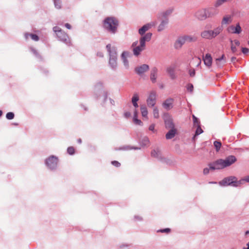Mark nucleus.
Returning <instances> with one entry per match:
<instances>
[{"mask_svg":"<svg viewBox=\"0 0 249 249\" xmlns=\"http://www.w3.org/2000/svg\"><path fill=\"white\" fill-rule=\"evenodd\" d=\"M236 161L234 156H229L225 159H218L216 161L209 164V168H205L203 170V173L207 175L209 173L210 170H220L230 166Z\"/></svg>","mask_w":249,"mask_h":249,"instance_id":"obj_1","label":"nucleus"},{"mask_svg":"<svg viewBox=\"0 0 249 249\" xmlns=\"http://www.w3.org/2000/svg\"><path fill=\"white\" fill-rule=\"evenodd\" d=\"M152 36L151 33H148L140 38V45L137 46L138 41L134 42L132 44L133 54L135 56H138L145 49V42L149 41Z\"/></svg>","mask_w":249,"mask_h":249,"instance_id":"obj_2","label":"nucleus"},{"mask_svg":"<svg viewBox=\"0 0 249 249\" xmlns=\"http://www.w3.org/2000/svg\"><path fill=\"white\" fill-rule=\"evenodd\" d=\"M119 25L118 20L114 17L106 18L103 21V28L110 34L116 33Z\"/></svg>","mask_w":249,"mask_h":249,"instance_id":"obj_3","label":"nucleus"},{"mask_svg":"<svg viewBox=\"0 0 249 249\" xmlns=\"http://www.w3.org/2000/svg\"><path fill=\"white\" fill-rule=\"evenodd\" d=\"M216 14L213 8H203L197 10L194 14V17L198 20L203 21Z\"/></svg>","mask_w":249,"mask_h":249,"instance_id":"obj_4","label":"nucleus"},{"mask_svg":"<svg viewBox=\"0 0 249 249\" xmlns=\"http://www.w3.org/2000/svg\"><path fill=\"white\" fill-rule=\"evenodd\" d=\"M222 186L231 185L234 187H237L242 184V181H237L235 177L231 176L224 178L219 182Z\"/></svg>","mask_w":249,"mask_h":249,"instance_id":"obj_5","label":"nucleus"},{"mask_svg":"<svg viewBox=\"0 0 249 249\" xmlns=\"http://www.w3.org/2000/svg\"><path fill=\"white\" fill-rule=\"evenodd\" d=\"M53 31L56 33L57 37L60 41L64 42L66 44H69L70 43L68 35L59 27H54L53 28Z\"/></svg>","mask_w":249,"mask_h":249,"instance_id":"obj_6","label":"nucleus"},{"mask_svg":"<svg viewBox=\"0 0 249 249\" xmlns=\"http://www.w3.org/2000/svg\"><path fill=\"white\" fill-rule=\"evenodd\" d=\"M157 93L155 91H151L146 100L147 106L149 107H153L156 103Z\"/></svg>","mask_w":249,"mask_h":249,"instance_id":"obj_7","label":"nucleus"},{"mask_svg":"<svg viewBox=\"0 0 249 249\" xmlns=\"http://www.w3.org/2000/svg\"><path fill=\"white\" fill-rule=\"evenodd\" d=\"M165 128L166 129L175 128V124L172 117L168 113L165 114L163 117Z\"/></svg>","mask_w":249,"mask_h":249,"instance_id":"obj_8","label":"nucleus"},{"mask_svg":"<svg viewBox=\"0 0 249 249\" xmlns=\"http://www.w3.org/2000/svg\"><path fill=\"white\" fill-rule=\"evenodd\" d=\"M58 159L57 157L52 156L46 160V164L51 169H54L56 167Z\"/></svg>","mask_w":249,"mask_h":249,"instance_id":"obj_9","label":"nucleus"},{"mask_svg":"<svg viewBox=\"0 0 249 249\" xmlns=\"http://www.w3.org/2000/svg\"><path fill=\"white\" fill-rule=\"evenodd\" d=\"M227 31L229 33L234 34H239L242 32V29L239 23L236 24L235 26L233 25L229 26Z\"/></svg>","mask_w":249,"mask_h":249,"instance_id":"obj_10","label":"nucleus"},{"mask_svg":"<svg viewBox=\"0 0 249 249\" xmlns=\"http://www.w3.org/2000/svg\"><path fill=\"white\" fill-rule=\"evenodd\" d=\"M109 57H117V48L114 45L108 44L106 46Z\"/></svg>","mask_w":249,"mask_h":249,"instance_id":"obj_11","label":"nucleus"},{"mask_svg":"<svg viewBox=\"0 0 249 249\" xmlns=\"http://www.w3.org/2000/svg\"><path fill=\"white\" fill-rule=\"evenodd\" d=\"M149 69V67L147 64H142L140 66L137 67L135 69L136 72L139 75L142 76L145 72Z\"/></svg>","mask_w":249,"mask_h":249,"instance_id":"obj_12","label":"nucleus"},{"mask_svg":"<svg viewBox=\"0 0 249 249\" xmlns=\"http://www.w3.org/2000/svg\"><path fill=\"white\" fill-rule=\"evenodd\" d=\"M129 55L130 53L128 52L124 51L122 53L121 56L124 65L126 69H128L129 67V62L127 60V58L129 56Z\"/></svg>","mask_w":249,"mask_h":249,"instance_id":"obj_13","label":"nucleus"},{"mask_svg":"<svg viewBox=\"0 0 249 249\" xmlns=\"http://www.w3.org/2000/svg\"><path fill=\"white\" fill-rule=\"evenodd\" d=\"M158 70L156 67L152 68L150 71V79L152 83H155L157 82L158 77Z\"/></svg>","mask_w":249,"mask_h":249,"instance_id":"obj_14","label":"nucleus"},{"mask_svg":"<svg viewBox=\"0 0 249 249\" xmlns=\"http://www.w3.org/2000/svg\"><path fill=\"white\" fill-rule=\"evenodd\" d=\"M156 25L155 22H151L143 25L142 28L139 30V33L141 35H143L147 31H148L152 26Z\"/></svg>","mask_w":249,"mask_h":249,"instance_id":"obj_15","label":"nucleus"},{"mask_svg":"<svg viewBox=\"0 0 249 249\" xmlns=\"http://www.w3.org/2000/svg\"><path fill=\"white\" fill-rule=\"evenodd\" d=\"M173 98H168L162 103V106L165 109L169 110L173 107Z\"/></svg>","mask_w":249,"mask_h":249,"instance_id":"obj_16","label":"nucleus"},{"mask_svg":"<svg viewBox=\"0 0 249 249\" xmlns=\"http://www.w3.org/2000/svg\"><path fill=\"white\" fill-rule=\"evenodd\" d=\"M204 64L208 68L211 67L212 64V57L210 53H207L205 56L203 57Z\"/></svg>","mask_w":249,"mask_h":249,"instance_id":"obj_17","label":"nucleus"},{"mask_svg":"<svg viewBox=\"0 0 249 249\" xmlns=\"http://www.w3.org/2000/svg\"><path fill=\"white\" fill-rule=\"evenodd\" d=\"M186 42L184 36H180L175 42V47L177 49L180 48Z\"/></svg>","mask_w":249,"mask_h":249,"instance_id":"obj_18","label":"nucleus"},{"mask_svg":"<svg viewBox=\"0 0 249 249\" xmlns=\"http://www.w3.org/2000/svg\"><path fill=\"white\" fill-rule=\"evenodd\" d=\"M108 64L113 70H116L117 67V57H109Z\"/></svg>","mask_w":249,"mask_h":249,"instance_id":"obj_19","label":"nucleus"},{"mask_svg":"<svg viewBox=\"0 0 249 249\" xmlns=\"http://www.w3.org/2000/svg\"><path fill=\"white\" fill-rule=\"evenodd\" d=\"M175 70V67L174 66H170L166 69V72L172 79H175L176 78Z\"/></svg>","mask_w":249,"mask_h":249,"instance_id":"obj_20","label":"nucleus"},{"mask_svg":"<svg viewBox=\"0 0 249 249\" xmlns=\"http://www.w3.org/2000/svg\"><path fill=\"white\" fill-rule=\"evenodd\" d=\"M200 36L201 37L207 39H213L212 30H204L202 31L200 34Z\"/></svg>","mask_w":249,"mask_h":249,"instance_id":"obj_21","label":"nucleus"},{"mask_svg":"<svg viewBox=\"0 0 249 249\" xmlns=\"http://www.w3.org/2000/svg\"><path fill=\"white\" fill-rule=\"evenodd\" d=\"M223 30L222 26H218L212 30L213 38H214L219 35L222 32Z\"/></svg>","mask_w":249,"mask_h":249,"instance_id":"obj_22","label":"nucleus"},{"mask_svg":"<svg viewBox=\"0 0 249 249\" xmlns=\"http://www.w3.org/2000/svg\"><path fill=\"white\" fill-rule=\"evenodd\" d=\"M168 24V19L167 18H165L164 19L162 20L160 23L158 27V31L161 32L163 31L166 27L167 24Z\"/></svg>","mask_w":249,"mask_h":249,"instance_id":"obj_23","label":"nucleus"},{"mask_svg":"<svg viewBox=\"0 0 249 249\" xmlns=\"http://www.w3.org/2000/svg\"><path fill=\"white\" fill-rule=\"evenodd\" d=\"M170 130L166 133L165 135L166 139L170 140L174 138L177 132L176 128L169 129Z\"/></svg>","mask_w":249,"mask_h":249,"instance_id":"obj_24","label":"nucleus"},{"mask_svg":"<svg viewBox=\"0 0 249 249\" xmlns=\"http://www.w3.org/2000/svg\"><path fill=\"white\" fill-rule=\"evenodd\" d=\"M226 59L224 54H223L221 57L215 59L216 64L219 67H222L226 63Z\"/></svg>","mask_w":249,"mask_h":249,"instance_id":"obj_25","label":"nucleus"},{"mask_svg":"<svg viewBox=\"0 0 249 249\" xmlns=\"http://www.w3.org/2000/svg\"><path fill=\"white\" fill-rule=\"evenodd\" d=\"M232 22V17L231 15L225 16L221 21V25H227Z\"/></svg>","mask_w":249,"mask_h":249,"instance_id":"obj_26","label":"nucleus"},{"mask_svg":"<svg viewBox=\"0 0 249 249\" xmlns=\"http://www.w3.org/2000/svg\"><path fill=\"white\" fill-rule=\"evenodd\" d=\"M139 100V96L138 93H134L133 97L131 99V102L133 106L135 107V108L138 107L139 106L137 103V102Z\"/></svg>","mask_w":249,"mask_h":249,"instance_id":"obj_27","label":"nucleus"},{"mask_svg":"<svg viewBox=\"0 0 249 249\" xmlns=\"http://www.w3.org/2000/svg\"><path fill=\"white\" fill-rule=\"evenodd\" d=\"M29 36L34 41H37L39 40V37L36 35L27 33L24 34V37L26 39H27Z\"/></svg>","mask_w":249,"mask_h":249,"instance_id":"obj_28","label":"nucleus"},{"mask_svg":"<svg viewBox=\"0 0 249 249\" xmlns=\"http://www.w3.org/2000/svg\"><path fill=\"white\" fill-rule=\"evenodd\" d=\"M142 115L143 117L147 118L148 110L145 105H142L140 107Z\"/></svg>","mask_w":249,"mask_h":249,"instance_id":"obj_29","label":"nucleus"},{"mask_svg":"<svg viewBox=\"0 0 249 249\" xmlns=\"http://www.w3.org/2000/svg\"><path fill=\"white\" fill-rule=\"evenodd\" d=\"M232 0H216L214 4L215 7H219L225 2H230Z\"/></svg>","mask_w":249,"mask_h":249,"instance_id":"obj_30","label":"nucleus"},{"mask_svg":"<svg viewBox=\"0 0 249 249\" xmlns=\"http://www.w3.org/2000/svg\"><path fill=\"white\" fill-rule=\"evenodd\" d=\"M184 36L186 40V42H195L197 40V37L195 36L185 35Z\"/></svg>","mask_w":249,"mask_h":249,"instance_id":"obj_31","label":"nucleus"},{"mask_svg":"<svg viewBox=\"0 0 249 249\" xmlns=\"http://www.w3.org/2000/svg\"><path fill=\"white\" fill-rule=\"evenodd\" d=\"M151 155L158 159H160L161 157L160 152L158 149L153 150L151 152Z\"/></svg>","mask_w":249,"mask_h":249,"instance_id":"obj_32","label":"nucleus"},{"mask_svg":"<svg viewBox=\"0 0 249 249\" xmlns=\"http://www.w3.org/2000/svg\"><path fill=\"white\" fill-rule=\"evenodd\" d=\"M54 6L56 8L60 9L61 8V0H53Z\"/></svg>","mask_w":249,"mask_h":249,"instance_id":"obj_33","label":"nucleus"},{"mask_svg":"<svg viewBox=\"0 0 249 249\" xmlns=\"http://www.w3.org/2000/svg\"><path fill=\"white\" fill-rule=\"evenodd\" d=\"M149 144V140L148 138L146 137H144L141 141V144L143 146H147Z\"/></svg>","mask_w":249,"mask_h":249,"instance_id":"obj_34","label":"nucleus"},{"mask_svg":"<svg viewBox=\"0 0 249 249\" xmlns=\"http://www.w3.org/2000/svg\"><path fill=\"white\" fill-rule=\"evenodd\" d=\"M153 116L155 118L159 117V109L157 107H154L153 111Z\"/></svg>","mask_w":249,"mask_h":249,"instance_id":"obj_35","label":"nucleus"},{"mask_svg":"<svg viewBox=\"0 0 249 249\" xmlns=\"http://www.w3.org/2000/svg\"><path fill=\"white\" fill-rule=\"evenodd\" d=\"M213 144L216 151H218L221 147V143L218 141H215L213 143Z\"/></svg>","mask_w":249,"mask_h":249,"instance_id":"obj_36","label":"nucleus"},{"mask_svg":"<svg viewBox=\"0 0 249 249\" xmlns=\"http://www.w3.org/2000/svg\"><path fill=\"white\" fill-rule=\"evenodd\" d=\"M133 122L136 124L137 125H142V122L140 120L138 119L137 117H136V116L133 117Z\"/></svg>","mask_w":249,"mask_h":249,"instance_id":"obj_37","label":"nucleus"},{"mask_svg":"<svg viewBox=\"0 0 249 249\" xmlns=\"http://www.w3.org/2000/svg\"><path fill=\"white\" fill-rule=\"evenodd\" d=\"M14 113L10 112L6 114V117L8 120H12L14 118Z\"/></svg>","mask_w":249,"mask_h":249,"instance_id":"obj_38","label":"nucleus"},{"mask_svg":"<svg viewBox=\"0 0 249 249\" xmlns=\"http://www.w3.org/2000/svg\"><path fill=\"white\" fill-rule=\"evenodd\" d=\"M193 119L194 125L196 126H198L199 125V122L197 118L195 115H193Z\"/></svg>","mask_w":249,"mask_h":249,"instance_id":"obj_39","label":"nucleus"},{"mask_svg":"<svg viewBox=\"0 0 249 249\" xmlns=\"http://www.w3.org/2000/svg\"><path fill=\"white\" fill-rule=\"evenodd\" d=\"M197 129L196 131V135H198L203 132L202 129L200 127V125L196 126Z\"/></svg>","mask_w":249,"mask_h":249,"instance_id":"obj_40","label":"nucleus"},{"mask_svg":"<svg viewBox=\"0 0 249 249\" xmlns=\"http://www.w3.org/2000/svg\"><path fill=\"white\" fill-rule=\"evenodd\" d=\"M68 153L70 155H72L74 153V149L72 147H69L67 149Z\"/></svg>","mask_w":249,"mask_h":249,"instance_id":"obj_41","label":"nucleus"},{"mask_svg":"<svg viewBox=\"0 0 249 249\" xmlns=\"http://www.w3.org/2000/svg\"><path fill=\"white\" fill-rule=\"evenodd\" d=\"M231 51H232V53H234L237 51L236 48V47L235 46H234V45L233 44V41L232 40L231 41Z\"/></svg>","mask_w":249,"mask_h":249,"instance_id":"obj_42","label":"nucleus"},{"mask_svg":"<svg viewBox=\"0 0 249 249\" xmlns=\"http://www.w3.org/2000/svg\"><path fill=\"white\" fill-rule=\"evenodd\" d=\"M193 89H194V87H193V86L192 84H188V85L187 86V89L188 91H189L190 92H192L193 90Z\"/></svg>","mask_w":249,"mask_h":249,"instance_id":"obj_43","label":"nucleus"},{"mask_svg":"<svg viewBox=\"0 0 249 249\" xmlns=\"http://www.w3.org/2000/svg\"><path fill=\"white\" fill-rule=\"evenodd\" d=\"M111 163L112 164V165H113L114 166H116V167H119L120 166V163L117 161H113L111 162Z\"/></svg>","mask_w":249,"mask_h":249,"instance_id":"obj_44","label":"nucleus"},{"mask_svg":"<svg viewBox=\"0 0 249 249\" xmlns=\"http://www.w3.org/2000/svg\"><path fill=\"white\" fill-rule=\"evenodd\" d=\"M240 181H242V183L244 181H246L249 183V176L245 177L244 178L240 180Z\"/></svg>","mask_w":249,"mask_h":249,"instance_id":"obj_45","label":"nucleus"},{"mask_svg":"<svg viewBox=\"0 0 249 249\" xmlns=\"http://www.w3.org/2000/svg\"><path fill=\"white\" fill-rule=\"evenodd\" d=\"M189 74L192 77L194 76L195 75V70L194 69L193 70H190L189 71Z\"/></svg>","mask_w":249,"mask_h":249,"instance_id":"obj_46","label":"nucleus"},{"mask_svg":"<svg viewBox=\"0 0 249 249\" xmlns=\"http://www.w3.org/2000/svg\"><path fill=\"white\" fill-rule=\"evenodd\" d=\"M242 51L243 53L246 54L249 52V49L247 48H242Z\"/></svg>","mask_w":249,"mask_h":249,"instance_id":"obj_47","label":"nucleus"},{"mask_svg":"<svg viewBox=\"0 0 249 249\" xmlns=\"http://www.w3.org/2000/svg\"><path fill=\"white\" fill-rule=\"evenodd\" d=\"M124 116L125 118H128L131 116V113L129 112L126 111L124 112Z\"/></svg>","mask_w":249,"mask_h":249,"instance_id":"obj_48","label":"nucleus"},{"mask_svg":"<svg viewBox=\"0 0 249 249\" xmlns=\"http://www.w3.org/2000/svg\"><path fill=\"white\" fill-rule=\"evenodd\" d=\"M154 128H155V125L154 124H152L149 126V129L150 131H154V130H155Z\"/></svg>","mask_w":249,"mask_h":249,"instance_id":"obj_49","label":"nucleus"},{"mask_svg":"<svg viewBox=\"0 0 249 249\" xmlns=\"http://www.w3.org/2000/svg\"><path fill=\"white\" fill-rule=\"evenodd\" d=\"M170 231V229L166 228L163 230H160V232H168Z\"/></svg>","mask_w":249,"mask_h":249,"instance_id":"obj_50","label":"nucleus"},{"mask_svg":"<svg viewBox=\"0 0 249 249\" xmlns=\"http://www.w3.org/2000/svg\"><path fill=\"white\" fill-rule=\"evenodd\" d=\"M97 55L99 57H102L104 56V54L102 52H99L97 53Z\"/></svg>","mask_w":249,"mask_h":249,"instance_id":"obj_51","label":"nucleus"},{"mask_svg":"<svg viewBox=\"0 0 249 249\" xmlns=\"http://www.w3.org/2000/svg\"><path fill=\"white\" fill-rule=\"evenodd\" d=\"M31 50L35 55H37L38 54L37 51L35 49L31 48Z\"/></svg>","mask_w":249,"mask_h":249,"instance_id":"obj_52","label":"nucleus"},{"mask_svg":"<svg viewBox=\"0 0 249 249\" xmlns=\"http://www.w3.org/2000/svg\"><path fill=\"white\" fill-rule=\"evenodd\" d=\"M234 43L236 46H239L240 45V42L237 40H234L233 41V43Z\"/></svg>","mask_w":249,"mask_h":249,"instance_id":"obj_53","label":"nucleus"},{"mask_svg":"<svg viewBox=\"0 0 249 249\" xmlns=\"http://www.w3.org/2000/svg\"><path fill=\"white\" fill-rule=\"evenodd\" d=\"M65 26L68 29H71V26L70 24L69 23H66L65 24Z\"/></svg>","mask_w":249,"mask_h":249,"instance_id":"obj_54","label":"nucleus"},{"mask_svg":"<svg viewBox=\"0 0 249 249\" xmlns=\"http://www.w3.org/2000/svg\"><path fill=\"white\" fill-rule=\"evenodd\" d=\"M196 60L197 62V66L200 64L201 63V60L199 58H196Z\"/></svg>","mask_w":249,"mask_h":249,"instance_id":"obj_55","label":"nucleus"},{"mask_svg":"<svg viewBox=\"0 0 249 249\" xmlns=\"http://www.w3.org/2000/svg\"><path fill=\"white\" fill-rule=\"evenodd\" d=\"M135 219H136L137 220H142V218L139 216H135Z\"/></svg>","mask_w":249,"mask_h":249,"instance_id":"obj_56","label":"nucleus"},{"mask_svg":"<svg viewBox=\"0 0 249 249\" xmlns=\"http://www.w3.org/2000/svg\"><path fill=\"white\" fill-rule=\"evenodd\" d=\"M135 116H136V117H137V116H138V112L136 109H135V110L134 111V117H135Z\"/></svg>","mask_w":249,"mask_h":249,"instance_id":"obj_57","label":"nucleus"},{"mask_svg":"<svg viewBox=\"0 0 249 249\" xmlns=\"http://www.w3.org/2000/svg\"><path fill=\"white\" fill-rule=\"evenodd\" d=\"M128 247V245H125V244H123L122 245L120 246V248L121 249H123L124 248V247Z\"/></svg>","mask_w":249,"mask_h":249,"instance_id":"obj_58","label":"nucleus"},{"mask_svg":"<svg viewBox=\"0 0 249 249\" xmlns=\"http://www.w3.org/2000/svg\"><path fill=\"white\" fill-rule=\"evenodd\" d=\"M131 148H129L128 146H126V147H123L122 148H120V149H123V150H129V149H130Z\"/></svg>","mask_w":249,"mask_h":249,"instance_id":"obj_59","label":"nucleus"},{"mask_svg":"<svg viewBox=\"0 0 249 249\" xmlns=\"http://www.w3.org/2000/svg\"><path fill=\"white\" fill-rule=\"evenodd\" d=\"M170 12H168V11H166V12H164L163 13V16L167 15V14H169Z\"/></svg>","mask_w":249,"mask_h":249,"instance_id":"obj_60","label":"nucleus"},{"mask_svg":"<svg viewBox=\"0 0 249 249\" xmlns=\"http://www.w3.org/2000/svg\"><path fill=\"white\" fill-rule=\"evenodd\" d=\"M235 60H236V57H232L231 58V61H232V62H234Z\"/></svg>","mask_w":249,"mask_h":249,"instance_id":"obj_61","label":"nucleus"},{"mask_svg":"<svg viewBox=\"0 0 249 249\" xmlns=\"http://www.w3.org/2000/svg\"><path fill=\"white\" fill-rule=\"evenodd\" d=\"M248 247L247 248H244L243 249H249V242L247 244Z\"/></svg>","mask_w":249,"mask_h":249,"instance_id":"obj_62","label":"nucleus"},{"mask_svg":"<svg viewBox=\"0 0 249 249\" xmlns=\"http://www.w3.org/2000/svg\"><path fill=\"white\" fill-rule=\"evenodd\" d=\"M77 142H78V143H81V142H82V140H81V139H79L77 140Z\"/></svg>","mask_w":249,"mask_h":249,"instance_id":"obj_63","label":"nucleus"},{"mask_svg":"<svg viewBox=\"0 0 249 249\" xmlns=\"http://www.w3.org/2000/svg\"><path fill=\"white\" fill-rule=\"evenodd\" d=\"M249 234V231H247L246 232V234Z\"/></svg>","mask_w":249,"mask_h":249,"instance_id":"obj_64","label":"nucleus"}]
</instances>
